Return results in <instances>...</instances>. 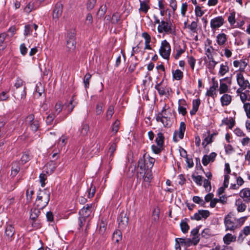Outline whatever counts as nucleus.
<instances>
[{"label": "nucleus", "instance_id": "nucleus-29", "mask_svg": "<svg viewBox=\"0 0 250 250\" xmlns=\"http://www.w3.org/2000/svg\"><path fill=\"white\" fill-rule=\"evenodd\" d=\"M188 221V218H185L181 222L180 224L181 229L184 233H187L189 229V226L187 223Z\"/></svg>", "mask_w": 250, "mask_h": 250}, {"label": "nucleus", "instance_id": "nucleus-9", "mask_svg": "<svg viewBox=\"0 0 250 250\" xmlns=\"http://www.w3.org/2000/svg\"><path fill=\"white\" fill-rule=\"evenodd\" d=\"M225 23L224 17L222 16L216 17L210 20V28L212 31H215L223 26Z\"/></svg>", "mask_w": 250, "mask_h": 250}, {"label": "nucleus", "instance_id": "nucleus-18", "mask_svg": "<svg viewBox=\"0 0 250 250\" xmlns=\"http://www.w3.org/2000/svg\"><path fill=\"white\" fill-rule=\"evenodd\" d=\"M216 156L217 154L215 152H212L209 155H204L202 158V163L204 166H207L210 162H214Z\"/></svg>", "mask_w": 250, "mask_h": 250}, {"label": "nucleus", "instance_id": "nucleus-2", "mask_svg": "<svg viewBox=\"0 0 250 250\" xmlns=\"http://www.w3.org/2000/svg\"><path fill=\"white\" fill-rule=\"evenodd\" d=\"M76 46V38L74 30L67 32L66 37V49L68 53L75 51Z\"/></svg>", "mask_w": 250, "mask_h": 250}, {"label": "nucleus", "instance_id": "nucleus-12", "mask_svg": "<svg viewBox=\"0 0 250 250\" xmlns=\"http://www.w3.org/2000/svg\"><path fill=\"white\" fill-rule=\"evenodd\" d=\"M236 80L237 84L240 87L245 89L247 88L250 89V83L248 80L245 79L243 75L241 73L237 74Z\"/></svg>", "mask_w": 250, "mask_h": 250}, {"label": "nucleus", "instance_id": "nucleus-51", "mask_svg": "<svg viewBox=\"0 0 250 250\" xmlns=\"http://www.w3.org/2000/svg\"><path fill=\"white\" fill-rule=\"evenodd\" d=\"M39 126V121L36 119L35 122H33V123H32V125H30V127L32 131L36 132L38 130Z\"/></svg>", "mask_w": 250, "mask_h": 250}, {"label": "nucleus", "instance_id": "nucleus-7", "mask_svg": "<svg viewBox=\"0 0 250 250\" xmlns=\"http://www.w3.org/2000/svg\"><path fill=\"white\" fill-rule=\"evenodd\" d=\"M128 217L127 212L122 211L118 217V227L121 230L125 229L128 224Z\"/></svg>", "mask_w": 250, "mask_h": 250}, {"label": "nucleus", "instance_id": "nucleus-44", "mask_svg": "<svg viewBox=\"0 0 250 250\" xmlns=\"http://www.w3.org/2000/svg\"><path fill=\"white\" fill-rule=\"evenodd\" d=\"M114 107L113 105H110L106 111V119L107 120H110L114 114Z\"/></svg>", "mask_w": 250, "mask_h": 250}, {"label": "nucleus", "instance_id": "nucleus-24", "mask_svg": "<svg viewBox=\"0 0 250 250\" xmlns=\"http://www.w3.org/2000/svg\"><path fill=\"white\" fill-rule=\"evenodd\" d=\"M227 41V37L225 33H220L216 37V42L220 46L224 45Z\"/></svg>", "mask_w": 250, "mask_h": 250}, {"label": "nucleus", "instance_id": "nucleus-41", "mask_svg": "<svg viewBox=\"0 0 250 250\" xmlns=\"http://www.w3.org/2000/svg\"><path fill=\"white\" fill-rule=\"evenodd\" d=\"M236 205L237 206V209L238 212H243L246 210V205L245 203L239 201H237L236 202Z\"/></svg>", "mask_w": 250, "mask_h": 250}, {"label": "nucleus", "instance_id": "nucleus-50", "mask_svg": "<svg viewBox=\"0 0 250 250\" xmlns=\"http://www.w3.org/2000/svg\"><path fill=\"white\" fill-rule=\"evenodd\" d=\"M117 138L114 140V142L110 144V146L109 149V152L110 153H114L117 148V143L118 142Z\"/></svg>", "mask_w": 250, "mask_h": 250}, {"label": "nucleus", "instance_id": "nucleus-43", "mask_svg": "<svg viewBox=\"0 0 250 250\" xmlns=\"http://www.w3.org/2000/svg\"><path fill=\"white\" fill-rule=\"evenodd\" d=\"M97 0H88L86 3V7L87 10L90 11L92 10L94 7Z\"/></svg>", "mask_w": 250, "mask_h": 250}, {"label": "nucleus", "instance_id": "nucleus-53", "mask_svg": "<svg viewBox=\"0 0 250 250\" xmlns=\"http://www.w3.org/2000/svg\"><path fill=\"white\" fill-rule=\"evenodd\" d=\"M106 225L107 224L106 222L104 221L103 220H102L100 224V229H99V232L101 234H103L106 229Z\"/></svg>", "mask_w": 250, "mask_h": 250}, {"label": "nucleus", "instance_id": "nucleus-61", "mask_svg": "<svg viewBox=\"0 0 250 250\" xmlns=\"http://www.w3.org/2000/svg\"><path fill=\"white\" fill-rule=\"evenodd\" d=\"M41 186L44 187L45 185V181L47 179V175L44 173H41L39 176Z\"/></svg>", "mask_w": 250, "mask_h": 250}, {"label": "nucleus", "instance_id": "nucleus-55", "mask_svg": "<svg viewBox=\"0 0 250 250\" xmlns=\"http://www.w3.org/2000/svg\"><path fill=\"white\" fill-rule=\"evenodd\" d=\"M195 13L196 17H202L205 13L204 11L201 9V7L199 5H196L195 8Z\"/></svg>", "mask_w": 250, "mask_h": 250}, {"label": "nucleus", "instance_id": "nucleus-11", "mask_svg": "<svg viewBox=\"0 0 250 250\" xmlns=\"http://www.w3.org/2000/svg\"><path fill=\"white\" fill-rule=\"evenodd\" d=\"M63 10V5L61 2H58L55 5L53 11L52 18L57 22L62 16Z\"/></svg>", "mask_w": 250, "mask_h": 250}, {"label": "nucleus", "instance_id": "nucleus-37", "mask_svg": "<svg viewBox=\"0 0 250 250\" xmlns=\"http://www.w3.org/2000/svg\"><path fill=\"white\" fill-rule=\"evenodd\" d=\"M199 21V19L198 18L196 19V21H193L190 24L188 25V27L193 32V33H197V26H198V22Z\"/></svg>", "mask_w": 250, "mask_h": 250}, {"label": "nucleus", "instance_id": "nucleus-17", "mask_svg": "<svg viewBox=\"0 0 250 250\" xmlns=\"http://www.w3.org/2000/svg\"><path fill=\"white\" fill-rule=\"evenodd\" d=\"M200 227V226L197 227L190 232L191 235L192 236V238L191 239L193 242V245L195 246L200 241V235H198Z\"/></svg>", "mask_w": 250, "mask_h": 250}, {"label": "nucleus", "instance_id": "nucleus-35", "mask_svg": "<svg viewBox=\"0 0 250 250\" xmlns=\"http://www.w3.org/2000/svg\"><path fill=\"white\" fill-rule=\"evenodd\" d=\"M178 240L180 241V244L182 246H185L186 247H188L193 244V241L190 238H178Z\"/></svg>", "mask_w": 250, "mask_h": 250}, {"label": "nucleus", "instance_id": "nucleus-19", "mask_svg": "<svg viewBox=\"0 0 250 250\" xmlns=\"http://www.w3.org/2000/svg\"><path fill=\"white\" fill-rule=\"evenodd\" d=\"M139 2L140 4V7L139 9V12L140 13L143 12L146 14L150 8V6L149 5L150 0H139Z\"/></svg>", "mask_w": 250, "mask_h": 250}, {"label": "nucleus", "instance_id": "nucleus-58", "mask_svg": "<svg viewBox=\"0 0 250 250\" xmlns=\"http://www.w3.org/2000/svg\"><path fill=\"white\" fill-rule=\"evenodd\" d=\"M55 117V114L51 113L48 114L46 119V123L47 125H50L52 124L54 118Z\"/></svg>", "mask_w": 250, "mask_h": 250}, {"label": "nucleus", "instance_id": "nucleus-13", "mask_svg": "<svg viewBox=\"0 0 250 250\" xmlns=\"http://www.w3.org/2000/svg\"><path fill=\"white\" fill-rule=\"evenodd\" d=\"M210 215V212L208 210H199L198 212L195 213L193 216L190 217L191 220L199 221L202 219H206Z\"/></svg>", "mask_w": 250, "mask_h": 250}, {"label": "nucleus", "instance_id": "nucleus-31", "mask_svg": "<svg viewBox=\"0 0 250 250\" xmlns=\"http://www.w3.org/2000/svg\"><path fill=\"white\" fill-rule=\"evenodd\" d=\"M228 62H225L224 64L222 63L220 65V68L218 72L220 76H223L229 71V67L228 66Z\"/></svg>", "mask_w": 250, "mask_h": 250}, {"label": "nucleus", "instance_id": "nucleus-27", "mask_svg": "<svg viewBox=\"0 0 250 250\" xmlns=\"http://www.w3.org/2000/svg\"><path fill=\"white\" fill-rule=\"evenodd\" d=\"M231 96L228 94H224L220 99L221 104L223 106H227L231 102Z\"/></svg>", "mask_w": 250, "mask_h": 250}, {"label": "nucleus", "instance_id": "nucleus-40", "mask_svg": "<svg viewBox=\"0 0 250 250\" xmlns=\"http://www.w3.org/2000/svg\"><path fill=\"white\" fill-rule=\"evenodd\" d=\"M201 237L205 239H208L213 236L211 231L208 228L205 229L201 234Z\"/></svg>", "mask_w": 250, "mask_h": 250}, {"label": "nucleus", "instance_id": "nucleus-23", "mask_svg": "<svg viewBox=\"0 0 250 250\" xmlns=\"http://www.w3.org/2000/svg\"><path fill=\"white\" fill-rule=\"evenodd\" d=\"M179 106L178 108V111L179 114H181L183 116H185L187 113V108L183 105H187L186 102L184 99H180L178 101Z\"/></svg>", "mask_w": 250, "mask_h": 250}, {"label": "nucleus", "instance_id": "nucleus-16", "mask_svg": "<svg viewBox=\"0 0 250 250\" xmlns=\"http://www.w3.org/2000/svg\"><path fill=\"white\" fill-rule=\"evenodd\" d=\"M240 196L243 199L245 203H250V188H245L242 189L240 193Z\"/></svg>", "mask_w": 250, "mask_h": 250}, {"label": "nucleus", "instance_id": "nucleus-34", "mask_svg": "<svg viewBox=\"0 0 250 250\" xmlns=\"http://www.w3.org/2000/svg\"><path fill=\"white\" fill-rule=\"evenodd\" d=\"M165 137L162 132H159L157 134V137L155 139V142L157 145L164 146Z\"/></svg>", "mask_w": 250, "mask_h": 250}, {"label": "nucleus", "instance_id": "nucleus-39", "mask_svg": "<svg viewBox=\"0 0 250 250\" xmlns=\"http://www.w3.org/2000/svg\"><path fill=\"white\" fill-rule=\"evenodd\" d=\"M164 118L165 116L163 115L162 113H159L156 117V120L157 122H161L165 127H170V125L165 123Z\"/></svg>", "mask_w": 250, "mask_h": 250}, {"label": "nucleus", "instance_id": "nucleus-63", "mask_svg": "<svg viewBox=\"0 0 250 250\" xmlns=\"http://www.w3.org/2000/svg\"><path fill=\"white\" fill-rule=\"evenodd\" d=\"M62 103L61 102H58L56 103L55 109V111L57 112V114L60 113L62 111Z\"/></svg>", "mask_w": 250, "mask_h": 250}, {"label": "nucleus", "instance_id": "nucleus-20", "mask_svg": "<svg viewBox=\"0 0 250 250\" xmlns=\"http://www.w3.org/2000/svg\"><path fill=\"white\" fill-rule=\"evenodd\" d=\"M155 88L158 91V93L160 96H162L167 94L169 95V89L170 88H167L166 87L161 85V83H158L155 85Z\"/></svg>", "mask_w": 250, "mask_h": 250}, {"label": "nucleus", "instance_id": "nucleus-45", "mask_svg": "<svg viewBox=\"0 0 250 250\" xmlns=\"http://www.w3.org/2000/svg\"><path fill=\"white\" fill-rule=\"evenodd\" d=\"M193 180L199 186H202L203 177L201 175L195 176L194 174L191 176Z\"/></svg>", "mask_w": 250, "mask_h": 250}, {"label": "nucleus", "instance_id": "nucleus-57", "mask_svg": "<svg viewBox=\"0 0 250 250\" xmlns=\"http://www.w3.org/2000/svg\"><path fill=\"white\" fill-rule=\"evenodd\" d=\"M217 62L216 61H208L207 66L210 72H212L215 67V65L217 64Z\"/></svg>", "mask_w": 250, "mask_h": 250}, {"label": "nucleus", "instance_id": "nucleus-25", "mask_svg": "<svg viewBox=\"0 0 250 250\" xmlns=\"http://www.w3.org/2000/svg\"><path fill=\"white\" fill-rule=\"evenodd\" d=\"M224 243L226 245H229L230 243L236 241V237L231 233L226 234L223 237Z\"/></svg>", "mask_w": 250, "mask_h": 250}, {"label": "nucleus", "instance_id": "nucleus-5", "mask_svg": "<svg viewBox=\"0 0 250 250\" xmlns=\"http://www.w3.org/2000/svg\"><path fill=\"white\" fill-rule=\"evenodd\" d=\"M15 229L12 225H7L5 227L3 239L6 242H10L14 239Z\"/></svg>", "mask_w": 250, "mask_h": 250}, {"label": "nucleus", "instance_id": "nucleus-48", "mask_svg": "<svg viewBox=\"0 0 250 250\" xmlns=\"http://www.w3.org/2000/svg\"><path fill=\"white\" fill-rule=\"evenodd\" d=\"M89 125L87 124H83L80 130L81 135L83 136L86 135L89 130Z\"/></svg>", "mask_w": 250, "mask_h": 250}, {"label": "nucleus", "instance_id": "nucleus-56", "mask_svg": "<svg viewBox=\"0 0 250 250\" xmlns=\"http://www.w3.org/2000/svg\"><path fill=\"white\" fill-rule=\"evenodd\" d=\"M85 24L89 26L92 24L93 23V17L90 13L87 14L85 18Z\"/></svg>", "mask_w": 250, "mask_h": 250}, {"label": "nucleus", "instance_id": "nucleus-60", "mask_svg": "<svg viewBox=\"0 0 250 250\" xmlns=\"http://www.w3.org/2000/svg\"><path fill=\"white\" fill-rule=\"evenodd\" d=\"M204 187L205 188L207 191H210L211 188L210 182L208 179H205L204 180Z\"/></svg>", "mask_w": 250, "mask_h": 250}, {"label": "nucleus", "instance_id": "nucleus-47", "mask_svg": "<svg viewBox=\"0 0 250 250\" xmlns=\"http://www.w3.org/2000/svg\"><path fill=\"white\" fill-rule=\"evenodd\" d=\"M219 90L220 94L225 93L228 90V86L226 83L220 82Z\"/></svg>", "mask_w": 250, "mask_h": 250}, {"label": "nucleus", "instance_id": "nucleus-6", "mask_svg": "<svg viewBox=\"0 0 250 250\" xmlns=\"http://www.w3.org/2000/svg\"><path fill=\"white\" fill-rule=\"evenodd\" d=\"M145 156V154L144 155L142 158H140L138 162L137 177L140 180L141 179L142 176H144L146 174V172L147 169L146 167Z\"/></svg>", "mask_w": 250, "mask_h": 250}, {"label": "nucleus", "instance_id": "nucleus-30", "mask_svg": "<svg viewBox=\"0 0 250 250\" xmlns=\"http://www.w3.org/2000/svg\"><path fill=\"white\" fill-rule=\"evenodd\" d=\"M111 22L113 24H121L122 21L120 14L118 12L114 13L111 17Z\"/></svg>", "mask_w": 250, "mask_h": 250}, {"label": "nucleus", "instance_id": "nucleus-32", "mask_svg": "<svg viewBox=\"0 0 250 250\" xmlns=\"http://www.w3.org/2000/svg\"><path fill=\"white\" fill-rule=\"evenodd\" d=\"M34 193L33 188H28L26 191V202L27 204L31 203L32 200V196Z\"/></svg>", "mask_w": 250, "mask_h": 250}, {"label": "nucleus", "instance_id": "nucleus-36", "mask_svg": "<svg viewBox=\"0 0 250 250\" xmlns=\"http://www.w3.org/2000/svg\"><path fill=\"white\" fill-rule=\"evenodd\" d=\"M222 123L228 125L229 128L231 129L235 125V121L232 118L229 119L226 118L222 120Z\"/></svg>", "mask_w": 250, "mask_h": 250}, {"label": "nucleus", "instance_id": "nucleus-42", "mask_svg": "<svg viewBox=\"0 0 250 250\" xmlns=\"http://www.w3.org/2000/svg\"><path fill=\"white\" fill-rule=\"evenodd\" d=\"M163 147L164 146L161 145L158 146L157 145V146H155V145H153L151 146V149L152 151L156 154H160L163 150Z\"/></svg>", "mask_w": 250, "mask_h": 250}, {"label": "nucleus", "instance_id": "nucleus-14", "mask_svg": "<svg viewBox=\"0 0 250 250\" xmlns=\"http://www.w3.org/2000/svg\"><path fill=\"white\" fill-rule=\"evenodd\" d=\"M212 85L209 87V89L207 90L206 95L207 96L213 97L214 92L216 90L218 87V82L215 80V78L213 77L211 79Z\"/></svg>", "mask_w": 250, "mask_h": 250}, {"label": "nucleus", "instance_id": "nucleus-3", "mask_svg": "<svg viewBox=\"0 0 250 250\" xmlns=\"http://www.w3.org/2000/svg\"><path fill=\"white\" fill-rule=\"evenodd\" d=\"M158 31L160 33L165 32L167 34L175 35V27L170 21L162 20L158 26Z\"/></svg>", "mask_w": 250, "mask_h": 250}, {"label": "nucleus", "instance_id": "nucleus-64", "mask_svg": "<svg viewBox=\"0 0 250 250\" xmlns=\"http://www.w3.org/2000/svg\"><path fill=\"white\" fill-rule=\"evenodd\" d=\"M95 187L93 186V185H91L90 188L88 189V197L92 198L94 196L95 193Z\"/></svg>", "mask_w": 250, "mask_h": 250}, {"label": "nucleus", "instance_id": "nucleus-10", "mask_svg": "<svg viewBox=\"0 0 250 250\" xmlns=\"http://www.w3.org/2000/svg\"><path fill=\"white\" fill-rule=\"evenodd\" d=\"M186 125L183 122H181L180 124L179 131H175L173 133V140L174 142H177L179 140L177 136L180 139H183L184 136V133L186 130Z\"/></svg>", "mask_w": 250, "mask_h": 250}, {"label": "nucleus", "instance_id": "nucleus-26", "mask_svg": "<svg viewBox=\"0 0 250 250\" xmlns=\"http://www.w3.org/2000/svg\"><path fill=\"white\" fill-rule=\"evenodd\" d=\"M6 33H2L0 34V51H3L7 46L6 42L5 40L8 36Z\"/></svg>", "mask_w": 250, "mask_h": 250}, {"label": "nucleus", "instance_id": "nucleus-33", "mask_svg": "<svg viewBox=\"0 0 250 250\" xmlns=\"http://www.w3.org/2000/svg\"><path fill=\"white\" fill-rule=\"evenodd\" d=\"M112 239L114 241H115L116 243H119V242L122 240V233L121 232V229L116 230L113 234Z\"/></svg>", "mask_w": 250, "mask_h": 250}, {"label": "nucleus", "instance_id": "nucleus-4", "mask_svg": "<svg viewBox=\"0 0 250 250\" xmlns=\"http://www.w3.org/2000/svg\"><path fill=\"white\" fill-rule=\"evenodd\" d=\"M171 51L170 45L166 40H164L161 42V46L159 49L160 55L165 59L168 60L169 58Z\"/></svg>", "mask_w": 250, "mask_h": 250}, {"label": "nucleus", "instance_id": "nucleus-21", "mask_svg": "<svg viewBox=\"0 0 250 250\" xmlns=\"http://www.w3.org/2000/svg\"><path fill=\"white\" fill-rule=\"evenodd\" d=\"M180 152L181 156L186 159V162L188 164V167L189 168L192 167L194 165L192 159V158L189 159L188 157L187 151L185 149H184V148L180 147Z\"/></svg>", "mask_w": 250, "mask_h": 250}, {"label": "nucleus", "instance_id": "nucleus-22", "mask_svg": "<svg viewBox=\"0 0 250 250\" xmlns=\"http://www.w3.org/2000/svg\"><path fill=\"white\" fill-rule=\"evenodd\" d=\"M230 218V216L227 215L224 219V223L226 228V230H233L235 228L234 223L231 221Z\"/></svg>", "mask_w": 250, "mask_h": 250}, {"label": "nucleus", "instance_id": "nucleus-1", "mask_svg": "<svg viewBox=\"0 0 250 250\" xmlns=\"http://www.w3.org/2000/svg\"><path fill=\"white\" fill-rule=\"evenodd\" d=\"M49 200V190L47 188L42 190L40 189L36 200L35 205L37 208L43 209L48 205Z\"/></svg>", "mask_w": 250, "mask_h": 250}, {"label": "nucleus", "instance_id": "nucleus-59", "mask_svg": "<svg viewBox=\"0 0 250 250\" xmlns=\"http://www.w3.org/2000/svg\"><path fill=\"white\" fill-rule=\"evenodd\" d=\"M243 107L248 118L250 119V103H244Z\"/></svg>", "mask_w": 250, "mask_h": 250}, {"label": "nucleus", "instance_id": "nucleus-38", "mask_svg": "<svg viewBox=\"0 0 250 250\" xmlns=\"http://www.w3.org/2000/svg\"><path fill=\"white\" fill-rule=\"evenodd\" d=\"M172 75L173 79L176 80H180L183 77V73L179 69L175 71H172Z\"/></svg>", "mask_w": 250, "mask_h": 250}, {"label": "nucleus", "instance_id": "nucleus-8", "mask_svg": "<svg viewBox=\"0 0 250 250\" xmlns=\"http://www.w3.org/2000/svg\"><path fill=\"white\" fill-rule=\"evenodd\" d=\"M141 179H143V182L142 184V190L146 192L149 187L150 183L152 179L151 170L147 168L146 172V174L144 176H142Z\"/></svg>", "mask_w": 250, "mask_h": 250}, {"label": "nucleus", "instance_id": "nucleus-46", "mask_svg": "<svg viewBox=\"0 0 250 250\" xmlns=\"http://www.w3.org/2000/svg\"><path fill=\"white\" fill-rule=\"evenodd\" d=\"M192 200L194 203L199 204L202 207H205L206 202L199 196H193Z\"/></svg>", "mask_w": 250, "mask_h": 250}, {"label": "nucleus", "instance_id": "nucleus-62", "mask_svg": "<svg viewBox=\"0 0 250 250\" xmlns=\"http://www.w3.org/2000/svg\"><path fill=\"white\" fill-rule=\"evenodd\" d=\"M235 13L232 12L230 14L229 16L228 17V21L230 24V25H233L235 23Z\"/></svg>", "mask_w": 250, "mask_h": 250}, {"label": "nucleus", "instance_id": "nucleus-28", "mask_svg": "<svg viewBox=\"0 0 250 250\" xmlns=\"http://www.w3.org/2000/svg\"><path fill=\"white\" fill-rule=\"evenodd\" d=\"M41 208H32L30 210V219L32 221H35L38 217L41 211Z\"/></svg>", "mask_w": 250, "mask_h": 250}, {"label": "nucleus", "instance_id": "nucleus-49", "mask_svg": "<svg viewBox=\"0 0 250 250\" xmlns=\"http://www.w3.org/2000/svg\"><path fill=\"white\" fill-rule=\"evenodd\" d=\"M91 77V75L87 73L85 74L83 78V83L84 84V86L86 88L89 87V80Z\"/></svg>", "mask_w": 250, "mask_h": 250}, {"label": "nucleus", "instance_id": "nucleus-15", "mask_svg": "<svg viewBox=\"0 0 250 250\" xmlns=\"http://www.w3.org/2000/svg\"><path fill=\"white\" fill-rule=\"evenodd\" d=\"M92 206V204H87L86 207H84L80 210V216L88 218L91 213Z\"/></svg>", "mask_w": 250, "mask_h": 250}, {"label": "nucleus", "instance_id": "nucleus-52", "mask_svg": "<svg viewBox=\"0 0 250 250\" xmlns=\"http://www.w3.org/2000/svg\"><path fill=\"white\" fill-rule=\"evenodd\" d=\"M120 121L117 120L113 124L112 126V131L115 134L118 131L120 125Z\"/></svg>", "mask_w": 250, "mask_h": 250}, {"label": "nucleus", "instance_id": "nucleus-54", "mask_svg": "<svg viewBox=\"0 0 250 250\" xmlns=\"http://www.w3.org/2000/svg\"><path fill=\"white\" fill-rule=\"evenodd\" d=\"M107 10V8L106 5H102L99 8L98 11L97 12V15L99 16L100 17H103L105 13H106Z\"/></svg>", "mask_w": 250, "mask_h": 250}]
</instances>
